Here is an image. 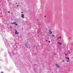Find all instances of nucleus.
Instances as JSON below:
<instances>
[{
	"instance_id": "nucleus-25",
	"label": "nucleus",
	"mask_w": 73,
	"mask_h": 73,
	"mask_svg": "<svg viewBox=\"0 0 73 73\" xmlns=\"http://www.w3.org/2000/svg\"><path fill=\"white\" fill-rule=\"evenodd\" d=\"M63 62H65V61H63Z\"/></svg>"
},
{
	"instance_id": "nucleus-12",
	"label": "nucleus",
	"mask_w": 73,
	"mask_h": 73,
	"mask_svg": "<svg viewBox=\"0 0 73 73\" xmlns=\"http://www.w3.org/2000/svg\"><path fill=\"white\" fill-rule=\"evenodd\" d=\"M54 55H56V53H54Z\"/></svg>"
},
{
	"instance_id": "nucleus-13",
	"label": "nucleus",
	"mask_w": 73,
	"mask_h": 73,
	"mask_svg": "<svg viewBox=\"0 0 73 73\" xmlns=\"http://www.w3.org/2000/svg\"><path fill=\"white\" fill-rule=\"evenodd\" d=\"M1 73H4V72H1Z\"/></svg>"
},
{
	"instance_id": "nucleus-26",
	"label": "nucleus",
	"mask_w": 73,
	"mask_h": 73,
	"mask_svg": "<svg viewBox=\"0 0 73 73\" xmlns=\"http://www.w3.org/2000/svg\"><path fill=\"white\" fill-rule=\"evenodd\" d=\"M63 48H64V47H63Z\"/></svg>"
},
{
	"instance_id": "nucleus-16",
	"label": "nucleus",
	"mask_w": 73,
	"mask_h": 73,
	"mask_svg": "<svg viewBox=\"0 0 73 73\" xmlns=\"http://www.w3.org/2000/svg\"><path fill=\"white\" fill-rule=\"evenodd\" d=\"M65 58L66 59H67V57H66Z\"/></svg>"
},
{
	"instance_id": "nucleus-8",
	"label": "nucleus",
	"mask_w": 73,
	"mask_h": 73,
	"mask_svg": "<svg viewBox=\"0 0 73 73\" xmlns=\"http://www.w3.org/2000/svg\"><path fill=\"white\" fill-rule=\"evenodd\" d=\"M16 22H14L13 23V24H16Z\"/></svg>"
},
{
	"instance_id": "nucleus-21",
	"label": "nucleus",
	"mask_w": 73,
	"mask_h": 73,
	"mask_svg": "<svg viewBox=\"0 0 73 73\" xmlns=\"http://www.w3.org/2000/svg\"><path fill=\"white\" fill-rule=\"evenodd\" d=\"M22 30H23V28H22Z\"/></svg>"
},
{
	"instance_id": "nucleus-15",
	"label": "nucleus",
	"mask_w": 73,
	"mask_h": 73,
	"mask_svg": "<svg viewBox=\"0 0 73 73\" xmlns=\"http://www.w3.org/2000/svg\"><path fill=\"white\" fill-rule=\"evenodd\" d=\"M15 25H17V23H15Z\"/></svg>"
},
{
	"instance_id": "nucleus-6",
	"label": "nucleus",
	"mask_w": 73,
	"mask_h": 73,
	"mask_svg": "<svg viewBox=\"0 0 73 73\" xmlns=\"http://www.w3.org/2000/svg\"><path fill=\"white\" fill-rule=\"evenodd\" d=\"M70 61V60H67V62H69Z\"/></svg>"
},
{
	"instance_id": "nucleus-18",
	"label": "nucleus",
	"mask_w": 73,
	"mask_h": 73,
	"mask_svg": "<svg viewBox=\"0 0 73 73\" xmlns=\"http://www.w3.org/2000/svg\"><path fill=\"white\" fill-rule=\"evenodd\" d=\"M17 7H19V5H17Z\"/></svg>"
},
{
	"instance_id": "nucleus-23",
	"label": "nucleus",
	"mask_w": 73,
	"mask_h": 73,
	"mask_svg": "<svg viewBox=\"0 0 73 73\" xmlns=\"http://www.w3.org/2000/svg\"><path fill=\"white\" fill-rule=\"evenodd\" d=\"M21 13H23V12H21Z\"/></svg>"
},
{
	"instance_id": "nucleus-5",
	"label": "nucleus",
	"mask_w": 73,
	"mask_h": 73,
	"mask_svg": "<svg viewBox=\"0 0 73 73\" xmlns=\"http://www.w3.org/2000/svg\"><path fill=\"white\" fill-rule=\"evenodd\" d=\"M58 44H60V45H61L62 44L60 42H58Z\"/></svg>"
},
{
	"instance_id": "nucleus-3",
	"label": "nucleus",
	"mask_w": 73,
	"mask_h": 73,
	"mask_svg": "<svg viewBox=\"0 0 73 73\" xmlns=\"http://www.w3.org/2000/svg\"><path fill=\"white\" fill-rule=\"evenodd\" d=\"M49 32H50V34H52V31H51V30H49Z\"/></svg>"
},
{
	"instance_id": "nucleus-19",
	"label": "nucleus",
	"mask_w": 73,
	"mask_h": 73,
	"mask_svg": "<svg viewBox=\"0 0 73 73\" xmlns=\"http://www.w3.org/2000/svg\"><path fill=\"white\" fill-rule=\"evenodd\" d=\"M8 13H10V12L9 11H8Z\"/></svg>"
},
{
	"instance_id": "nucleus-10",
	"label": "nucleus",
	"mask_w": 73,
	"mask_h": 73,
	"mask_svg": "<svg viewBox=\"0 0 73 73\" xmlns=\"http://www.w3.org/2000/svg\"><path fill=\"white\" fill-rule=\"evenodd\" d=\"M57 66V68H60V66Z\"/></svg>"
},
{
	"instance_id": "nucleus-14",
	"label": "nucleus",
	"mask_w": 73,
	"mask_h": 73,
	"mask_svg": "<svg viewBox=\"0 0 73 73\" xmlns=\"http://www.w3.org/2000/svg\"><path fill=\"white\" fill-rule=\"evenodd\" d=\"M56 66H58L57 65V64H56Z\"/></svg>"
},
{
	"instance_id": "nucleus-4",
	"label": "nucleus",
	"mask_w": 73,
	"mask_h": 73,
	"mask_svg": "<svg viewBox=\"0 0 73 73\" xmlns=\"http://www.w3.org/2000/svg\"><path fill=\"white\" fill-rule=\"evenodd\" d=\"M60 38V39H61V36H59V38H58V39H59V38Z\"/></svg>"
},
{
	"instance_id": "nucleus-7",
	"label": "nucleus",
	"mask_w": 73,
	"mask_h": 73,
	"mask_svg": "<svg viewBox=\"0 0 73 73\" xmlns=\"http://www.w3.org/2000/svg\"><path fill=\"white\" fill-rule=\"evenodd\" d=\"M67 58V60H69V57H68Z\"/></svg>"
},
{
	"instance_id": "nucleus-11",
	"label": "nucleus",
	"mask_w": 73,
	"mask_h": 73,
	"mask_svg": "<svg viewBox=\"0 0 73 73\" xmlns=\"http://www.w3.org/2000/svg\"><path fill=\"white\" fill-rule=\"evenodd\" d=\"M68 52H69V53H70V51H69V50L68 51Z\"/></svg>"
},
{
	"instance_id": "nucleus-22",
	"label": "nucleus",
	"mask_w": 73,
	"mask_h": 73,
	"mask_svg": "<svg viewBox=\"0 0 73 73\" xmlns=\"http://www.w3.org/2000/svg\"><path fill=\"white\" fill-rule=\"evenodd\" d=\"M49 43L50 42V41H49Z\"/></svg>"
},
{
	"instance_id": "nucleus-9",
	"label": "nucleus",
	"mask_w": 73,
	"mask_h": 73,
	"mask_svg": "<svg viewBox=\"0 0 73 73\" xmlns=\"http://www.w3.org/2000/svg\"><path fill=\"white\" fill-rule=\"evenodd\" d=\"M10 28H11V29H12V27L10 26Z\"/></svg>"
},
{
	"instance_id": "nucleus-24",
	"label": "nucleus",
	"mask_w": 73,
	"mask_h": 73,
	"mask_svg": "<svg viewBox=\"0 0 73 73\" xmlns=\"http://www.w3.org/2000/svg\"><path fill=\"white\" fill-rule=\"evenodd\" d=\"M11 24H13V23H12Z\"/></svg>"
},
{
	"instance_id": "nucleus-1",
	"label": "nucleus",
	"mask_w": 73,
	"mask_h": 73,
	"mask_svg": "<svg viewBox=\"0 0 73 73\" xmlns=\"http://www.w3.org/2000/svg\"><path fill=\"white\" fill-rule=\"evenodd\" d=\"M21 17L24 19V15H23V14H22V16H21Z\"/></svg>"
},
{
	"instance_id": "nucleus-17",
	"label": "nucleus",
	"mask_w": 73,
	"mask_h": 73,
	"mask_svg": "<svg viewBox=\"0 0 73 73\" xmlns=\"http://www.w3.org/2000/svg\"><path fill=\"white\" fill-rule=\"evenodd\" d=\"M52 37H54V35H52Z\"/></svg>"
},
{
	"instance_id": "nucleus-20",
	"label": "nucleus",
	"mask_w": 73,
	"mask_h": 73,
	"mask_svg": "<svg viewBox=\"0 0 73 73\" xmlns=\"http://www.w3.org/2000/svg\"><path fill=\"white\" fill-rule=\"evenodd\" d=\"M65 55H66H66H67V54H65Z\"/></svg>"
},
{
	"instance_id": "nucleus-2",
	"label": "nucleus",
	"mask_w": 73,
	"mask_h": 73,
	"mask_svg": "<svg viewBox=\"0 0 73 73\" xmlns=\"http://www.w3.org/2000/svg\"><path fill=\"white\" fill-rule=\"evenodd\" d=\"M15 34H19V32H18L17 33V31H16V29L15 30Z\"/></svg>"
}]
</instances>
